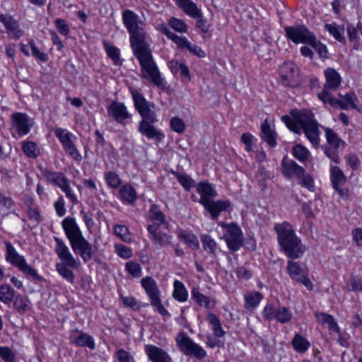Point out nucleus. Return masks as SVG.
<instances>
[{"label": "nucleus", "mask_w": 362, "mask_h": 362, "mask_svg": "<svg viewBox=\"0 0 362 362\" xmlns=\"http://www.w3.org/2000/svg\"><path fill=\"white\" fill-rule=\"evenodd\" d=\"M123 21L129 35L130 43L136 57L151 53L147 42L144 23L134 12L126 10L122 14Z\"/></svg>", "instance_id": "1"}, {"label": "nucleus", "mask_w": 362, "mask_h": 362, "mask_svg": "<svg viewBox=\"0 0 362 362\" xmlns=\"http://www.w3.org/2000/svg\"><path fill=\"white\" fill-rule=\"evenodd\" d=\"M132 95L135 108L142 117L139 122V132L148 139L161 141L165 137L164 134L152 125L157 121L155 112L150 109L148 102L138 90H132Z\"/></svg>", "instance_id": "2"}, {"label": "nucleus", "mask_w": 362, "mask_h": 362, "mask_svg": "<svg viewBox=\"0 0 362 362\" xmlns=\"http://www.w3.org/2000/svg\"><path fill=\"white\" fill-rule=\"evenodd\" d=\"M281 250L291 259H298L306 251V247L296 234L293 226L285 221L274 226Z\"/></svg>", "instance_id": "3"}, {"label": "nucleus", "mask_w": 362, "mask_h": 362, "mask_svg": "<svg viewBox=\"0 0 362 362\" xmlns=\"http://www.w3.org/2000/svg\"><path fill=\"white\" fill-rule=\"evenodd\" d=\"M141 66V76L158 88L164 89L166 82L156 66L151 53L136 57Z\"/></svg>", "instance_id": "4"}, {"label": "nucleus", "mask_w": 362, "mask_h": 362, "mask_svg": "<svg viewBox=\"0 0 362 362\" xmlns=\"http://www.w3.org/2000/svg\"><path fill=\"white\" fill-rule=\"evenodd\" d=\"M318 98L323 102V103L329 104L332 107H339L342 110H349L350 108L360 111V108L356 103L357 97L353 92L348 93L345 95L339 94L341 99H336L333 95H329L327 92L324 93H318Z\"/></svg>", "instance_id": "5"}, {"label": "nucleus", "mask_w": 362, "mask_h": 362, "mask_svg": "<svg viewBox=\"0 0 362 362\" xmlns=\"http://www.w3.org/2000/svg\"><path fill=\"white\" fill-rule=\"evenodd\" d=\"M141 285L150 298L151 305L153 306L161 315H168L169 313L168 310L161 303L160 291L156 281L151 276H146L141 279Z\"/></svg>", "instance_id": "6"}, {"label": "nucleus", "mask_w": 362, "mask_h": 362, "mask_svg": "<svg viewBox=\"0 0 362 362\" xmlns=\"http://www.w3.org/2000/svg\"><path fill=\"white\" fill-rule=\"evenodd\" d=\"M325 132L328 144V146L324 147L325 153L331 160L339 163V148L341 146H344L345 143L333 129L326 127Z\"/></svg>", "instance_id": "7"}, {"label": "nucleus", "mask_w": 362, "mask_h": 362, "mask_svg": "<svg viewBox=\"0 0 362 362\" xmlns=\"http://www.w3.org/2000/svg\"><path fill=\"white\" fill-rule=\"evenodd\" d=\"M286 272L292 280L303 285L309 291L313 289V284L308 277V270L305 267L300 265L298 262L288 260Z\"/></svg>", "instance_id": "8"}, {"label": "nucleus", "mask_w": 362, "mask_h": 362, "mask_svg": "<svg viewBox=\"0 0 362 362\" xmlns=\"http://www.w3.org/2000/svg\"><path fill=\"white\" fill-rule=\"evenodd\" d=\"M221 226L226 230L223 238L230 250L238 251L243 243V235L240 228L234 223L230 224L221 223Z\"/></svg>", "instance_id": "9"}, {"label": "nucleus", "mask_w": 362, "mask_h": 362, "mask_svg": "<svg viewBox=\"0 0 362 362\" xmlns=\"http://www.w3.org/2000/svg\"><path fill=\"white\" fill-rule=\"evenodd\" d=\"M54 133L61 142L63 148L66 152V153H68L74 160H80L81 159V156L74 144L76 137L73 135V134L62 128L54 129Z\"/></svg>", "instance_id": "10"}, {"label": "nucleus", "mask_w": 362, "mask_h": 362, "mask_svg": "<svg viewBox=\"0 0 362 362\" xmlns=\"http://www.w3.org/2000/svg\"><path fill=\"white\" fill-rule=\"evenodd\" d=\"M180 350L185 355H192L194 357L202 359L206 356L205 350L195 344L187 334L180 333L176 338Z\"/></svg>", "instance_id": "11"}, {"label": "nucleus", "mask_w": 362, "mask_h": 362, "mask_svg": "<svg viewBox=\"0 0 362 362\" xmlns=\"http://www.w3.org/2000/svg\"><path fill=\"white\" fill-rule=\"evenodd\" d=\"M286 37L296 44H309L315 35L304 25L288 26L284 28Z\"/></svg>", "instance_id": "12"}, {"label": "nucleus", "mask_w": 362, "mask_h": 362, "mask_svg": "<svg viewBox=\"0 0 362 362\" xmlns=\"http://www.w3.org/2000/svg\"><path fill=\"white\" fill-rule=\"evenodd\" d=\"M282 83L285 86L296 87L300 84L298 71L296 65L291 62H284L279 69Z\"/></svg>", "instance_id": "13"}, {"label": "nucleus", "mask_w": 362, "mask_h": 362, "mask_svg": "<svg viewBox=\"0 0 362 362\" xmlns=\"http://www.w3.org/2000/svg\"><path fill=\"white\" fill-rule=\"evenodd\" d=\"M330 176L333 188L341 199L346 200L349 197V190L344 187L346 182L344 172L338 166H331Z\"/></svg>", "instance_id": "14"}, {"label": "nucleus", "mask_w": 362, "mask_h": 362, "mask_svg": "<svg viewBox=\"0 0 362 362\" xmlns=\"http://www.w3.org/2000/svg\"><path fill=\"white\" fill-rule=\"evenodd\" d=\"M62 226L70 243L83 237L75 218L72 216L66 217L62 221Z\"/></svg>", "instance_id": "15"}, {"label": "nucleus", "mask_w": 362, "mask_h": 362, "mask_svg": "<svg viewBox=\"0 0 362 362\" xmlns=\"http://www.w3.org/2000/svg\"><path fill=\"white\" fill-rule=\"evenodd\" d=\"M325 77V83L324 88L320 93L327 92L329 95H332L329 92V90H337L341 82V78L340 74L334 68H327L324 71Z\"/></svg>", "instance_id": "16"}, {"label": "nucleus", "mask_w": 362, "mask_h": 362, "mask_svg": "<svg viewBox=\"0 0 362 362\" xmlns=\"http://www.w3.org/2000/svg\"><path fill=\"white\" fill-rule=\"evenodd\" d=\"M70 245L73 251L76 255H79L85 262L91 259L93 256L92 245L84 237L70 243Z\"/></svg>", "instance_id": "17"}, {"label": "nucleus", "mask_w": 362, "mask_h": 362, "mask_svg": "<svg viewBox=\"0 0 362 362\" xmlns=\"http://www.w3.org/2000/svg\"><path fill=\"white\" fill-rule=\"evenodd\" d=\"M292 117L300 124L303 129L316 124L317 122L314 119L313 112L308 110H292L290 112Z\"/></svg>", "instance_id": "18"}, {"label": "nucleus", "mask_w": 362, "mask_h": 362, "mask_svg": "<svg viewBox=\"0 0 362 362\" xmlns=\"http://www.w3.org/2000/svg\"><path fill=\"white\" fill-rule=\"evenodd\" d=\"M11 123L13 127L16 129L20 136L28 134L30 130L29 119L25 113H13L11 116Z\"/></svg>", "instance_id": "19"}, {"label": "nucleus", "mask_w": 362, "mask_h": 362, "mask_svg": "<svg viewBox=\"0 0 362 362\" xmlns=\"http://www.w3.org/2000/svg\"><path fill=\"white\" fill-rule=\"evenodd\" d=\"M204 202L203 206L206 210H207L213 219H216L220 213L222 211H227L228 209L230 206V202L227 201H214L213 199L210 201L203 200Z\"/></svg>", "instance_id": "20"}, {"label": "nucleus", "mask_w": 362, "mask_h": 362, "mask_svg": "<svg viewBox=\"0 0 362 362\" xmlns=\"http://www.w3.org/2000/svg\"><path fill=\"white\" fill-rule=\"evenodd\" d=\"M70 342L78 346H87L91 350L95 349L93 338L88 334L77 329L73 330L69 337Z\"/></svg>", "instance_id": "21"}, {"label": "nucleus", "mask_w": 362, "mask_h": 362, "mask_svg": "<svg viewBox=\"0 0 362 362\" xmlns=\"http://www.w3.org/2000/svg\"><path fill=\"white\" fill-rule=\"evenodd\" d=\"M145 352L148 358L153 362H171V358L168 353L156 346L146 345Z\"/></svg>", "instance_id": "22"}, {"label": "nucleus", "mask_w": 362, "mask_h": 362, "mask_svg": "<svg viewBox=\"0 0 362 362\" xmlns=\"http://www.w3.org/2000/svg\"><path fill=\"white\" fill-rule=\"evenodd\" d=\"M281 168L282 174L287 178H291L294 175L300 180L305 174V169L293 160L286 161L283 160Z\"/></svg>", "instance_id": "23"}, {"label": "nucleus", "mask_w": 362, "mask_h": 362, "mask_svg": "<svg viewBox=\"0 0 362 362\" xmlns=\"http://www.w3.org/2000/svg\"><path fill=\"white\" fill-rule=\"evenodd\" d=\"M39 168L46 180L49 183L57 187H59L61 185L65 182L66 180H68V178L62 172L52 171L47 168H42L41 166H40Z\"/></svg>", "instance_id": "24"}, {"label": "nucleus", "mask_w": 362, "mask_h": 362, "mask_svg": "<svg viewBox=\"0 0 362 362\" xmlns=\"http://www.w3.org/2000/svg\"><path fill=\"white\" fill-rule=\"evenodd\" d=\"M0 21L4 25L8 33L13 38L18 39L23 35V31L19 28V25L12 16L0 14Z\"/></svg>", "instance_id": "25"}, {"label": "nucleus", "mask_w": 362, "mask_h": 362, "mask_svg": "<svg viewBox=\"0 0 362 362\" xmlns=\"http://www.w3.org/2000/svg\"><path fill=\"white\" fill-rule=\"evenodd\" d=\"M6 260L13 266L19 268L26 260L25 257L18 254L15 247L9 242H6Z\"/></svg>", "instance_id": "26"}, {"label": "nucleus", "mask_w": 362, "mask_h": 362, "mask_svg": "<svg viewBox=\"0 0 362 362\" xmlns=\"http://www.w3.org/2000/svg\"><path fill=\"white\" fill-rule=\"evenodd\" d=\"M148 230L154 244L163 246L170 243V236L163 232L161 228H155L154 225H148Z\"/></svg>", "instance_id": "27"}, {"label": "nucleus", "mask_w": 362, "mask_h": 362, "mask_svg": "<svg viewBox=\"0 0 362 362\" xmlns=\"http://www.w3.org/2000/svg\"><path fill=\"white\" fill-rule=\"evenodd\" d=\"M176 4L191 18H199L201 16L202 11L197 4L192 0H175Z\"/></svg>", "instance_id": "28"}, {"label": "nucleus", "mask_w": 362, "mask_h": 362, "mask_svg": "<svg viewBox=\"0 0 362 362\" xmlns=\"http://www.w3.org/2000/svg\"><path fill=\"white\" fill-rule=\"evenodd\" d=\"M276 133L271 128L267 119H265L261 125V138L271 147L276 145Z\"/></svg>", "instance_id": "29"}, {"label": "nucleus", "mask_w": 362, "mask_h": 362, "mask_svg": "<svg viewBox=\"0 0 362 362\" xmlns=\"http://www.w3.org/2000/svg\"><path fill=\"white\" fill-rule=\"evenodd\" d=\"M115 120L124 126L131 122L132 115L124 104L115 102Z\"/></svg>", "instance_id": "30"}, {"label": "nucleus", "mask_w": 362, "mask_h": 362, "mask_svg": "<svg viewBox=\"0 0 362 362\" xmlns=\"http://www.w3.org/2000/svg\"><path fill=\"white\" fill-rule=\"evenodd\" d=\"M197 190L200 195L199 202L202 205L204 202L203 200L210 201L213 197L217 195L216 191L213 188L211 185L208 182H200L197 187Z\"/></svg>", "instance_id": "31"}, {"label": "nucleus", "mask_w": 362, "mask_h": 362, "mask_svg": "<svg viewBox=\"0 0 362 362\" xmlns=\"http://www.w3.org/2000/svg\"><path fill=\"white\" fill-rule=\"evenodd\" d=\"M149 216L151 218V223L149 225H154L155 228L165 226V215L156 204H153L151 206Z\"/></svg>", "instance_id": "32"}, {"label": "nucleus", "mask_w": 362, "mask_h": 362, "mask_svg": "<svg viewBox=\"0 0 362 362\" xmlns=\"http://www.w3.org/2000/svg\"><path fill=\"white\" fill-rule=\"evenodd\" d=\"M263 298V295L259 291H252L245 294L244 307L247 310H253Z\"/></svg>", "instance_id": "33"}, {"label": "nucleus", "mask_w": 362, "mask_h": 362, "mask_svg": "<svg viewBox=\"0 0 362 362\" xmlns=\"http://www.w3.org/2000/svg\"><path fill=\"white\" fill-rule=\"evenodd\" d=\"M315 317L318 322L323 325L326 324L329 329L337 333H340V328L332 315L325 313H316Z\"/></svg>", "instance_id": "34"}, {"label": "nucleus", "mask_w": 362, "mask_h": 362, "mask_svg": "<svg viewBox=\"0 0 362 362\" xmlns=\"http://www.w3.org/2000/svg\"><path fill=\"white\" fill-rule=\"evenodd\" d=\"M13 308L21 315L31 309L30 301L27 296L18 295L13 300Z\"/></svg>", "instance_id": "35"}, {"label": "nucleus", "mask_w": 362, "mask_h": 362, "mask_svg": "<svg viewBox=\"0 0 362 362\" xmlns=\"http://www.w3.org/2000/svg\"><path fill=\"white\" fill-rule=\"evenodd\" d=\"M308 139L315 148L319 146L320 144V130L319 124L311 125L303 129Z\"/></svg>", "instance_id": "36"}, {"label": "nucleus", "mask_w": 362, "mask_h": 362, "mask_svg": "<svg viewBox=\"0 0 362 362\" xmlns=\"http://www.w3.org/2000/svg\"><path fill=\"white\" fill-rule=\"evenodd\" d=\"M325 29L334 37V39L343 44L346 43L344 25H338L335 23L325 24Z\"/></svg>", "instance_id": "37"}, {"label": "nucleus", "mask_w": 362, "mask_h": 362, "mask_svg": "<svg viewBox=\"0 0 362 362\" xmlns=\"http://www.w3.org/2000/svg\"><path fill=\"white\" fill-rule=\"evenodd\" d=\"M192 298L200 306H204L208 308H213L214 306V302L211 299V298L200 293L199 289L197 288H194L192 290Z\"/></svg>", "instance_id": "38"}, {"label": "nucleus", "mask_w": 362, "mask_h": 362, "mask_svg": "<svg viewBox=\"0 0 362 362\" xmlns=\"http://www.w3.org/2000/svg\"><path fill=\"white\" fill-rule=\"evenodd\" d=\"M15 290L9 284L0 286V301L9 305L14 299Z\"/></svg>", "instance_id": "39"}, {"label": "nucleus", "mask_w": 362, "mask_h": 362, "mask_svg": "<svg viewBox=\"0 0 362 362\" xmlns=\"http://www.w3.org/2000/svg\"><path fill=\"white\" fill-rule=\"evenodd\" d=\"M173 296L179 302H185L187 300L188 293L182 282L175 281Z\"/></svg>", "instance_id": "40"}, {"label": "nucleus", "mask_w": 362, "mask_h": 362, "mask_svg": "<svg viewBox=\"0 0 362 362\" xmlns=\"http://www.w3.org/2000/svg\"><path fill=\"white\" fill-rule=\"evenodd\" d=\"M119 195L121 199L127 204H132L136 200V191L131 185H124L119 189Z\"/></svg>", "instance_id": "41"}, {"label": "nucleus", "mask_w": 362, "mask_h": 362, "mask_svg": "<svg viewBox=\"0 0 362 362\" xmlns=\"http://www.w3.org/2000/svg\"><path fill=\"white\" fill-rule=\"evenodd\" d=\"M292 345L296 351L303 354L308 351L310 344L305 337L296 334L292 340Z\"/></svg>", "instance_id": "42"}, {"label": "nucleus", "mask_w": 362, "mask_h": 362, "mask_svg": "<svg viewBox=\"0 0 362 362\" xmlns=\"http://www.w3.org/2000/svg\"><path fill=\"white\" fill-rule=\"evenodd\" d=\"M207 320L212 326V329L214 334L218 337H222L225 334V332L223 330L220 320L213 313H209L207 315Z\"/></svg>", "instance_id": "43"}, {"label": "nucleus", "mask_w": 362, "mask_h": 362, "mask_svg": "<svg viewBox=\"0 0 362 362\" xmlns=\"http://www.w3.org/2000/svg\"><path fill=\"white\" fill-rule=\"evenodd\" d=\"M24 153L29 158H35L40 154V148L33 141H25L22 144Z\"/></svg>", "instance_id": "44"}, {"label": "nucleus", "mask_w": 362, "mask_h": 362, "mask_svg": "<svg viewBox=\"0 0 362 362\" xmlns=\"http://www.w3.org/2000/svg\"><path fill=\"white\" fill-rule=\"evenodd\" d=\"M178 238L185 242L194 250H197L199 247V241L194 235L189 234L183 231L178 234Z\"/></svg>", "instance_id": "45"}, {"label": "nucleus", "mask_w": 362, "mask_h": 362, "mask_svg": "<svg viewBox=\"0 0 362 362\" xmlns=\"http://www.w3.org/2000/svg\"><path fill=\"white\" fill-rule=\"evenodd\" d=\"M18 269L26 276H30L33 280L43 281L42 276L39 275L37 269L28 264L26 261Z\"/></svg>", "instance_id": "46"}, {"label": "nucleus", "mask_w": 362, "mask_h": 362, "mask_svg": "<svg viewBox=\"0 0 362 362\" xmlns=\"http://www.w3.org/2000/svg\"><path fill=\"white\" fill-rule=\"evenodd\" d=\"M57 271L58 273L68 282L74 284L75 281V276L74 272L69 269V266L64 264H57Z\"/></svg>", "instance_id": "47"}, {"label": "nucleus", "mask_w": 362, "mask_h": 362, "mask_svg": "<svg viewBox=\"0 0 362 362\" xmlns=\"http://www.w3.org/2000/svg\"><path fill=\"white\" fill-rule=\"evenodd\" d=\"M172 173L185 190L189 191L194 186V181L187 174H180L177 172Z\"/></svg>", "instance_id": "48"}, {"label": "nucleus", "mask_w": 362, "mask_h": 362, "mask_svg": "<svg viewBox=\"0 0 362 362\" xmlns=\"http://www.w3.org/2000/svg\"><path fill=\"white\" fill-rule=\"evenodd\" d=\"M293 154L299 161L305 162L308 160L309 151L301 144H296L293 147Z\"/></svg>", "instance_id": "49"}, {"label": "nucleus", "mask_w": 362, "mask_h": 362, "mask_svg": "<svg viewBox=\"0 0 362 362\" xmlns=\"http://www.w3.org/2000/svg\"><path fill=\"white\" fill-rule=\"evenodd\" d=\"M115 234L123 242L129 243L132 240V235L124 225H115Z\"/></svg>", "instance_id": "50"}, {"label": "nucleus", "mask_w": 362, "mask_h": 362, "mask_svg": "<svg viewBox=\"0 0 362 362\" xmlns=\"http://www.w3.org/2000/svg\"><path fill=\"white\" fill-rule=\"evenodd\" d=\"M201 240L204 250L209 253H214L216 252L217 248L216 243L209 235H202Z\"/></svg>", "instance_id": "51"}, {"label": "nucleus", "mask_w": 362, "mask_h": 362, "mask_svg": "<svg viewBox=\"0 0 362 362\" xmlns=\"http://www.w3.org/2000/svg\"><path fill=\"white\" fill-rule=\"evenodd\" d=\"M292 317V313L286 307H279L276 310L275 319L281 323L288 322Z\"/></svg>", "instance_id": "52"}, {"label": "nucleus", "mask_w": 362, "mask_h": 362, "mask_svg": "<svg viewBox=\"0 0 362 362\" xmlns=\"http://www.w3.org/2000/svg\"><path fill=\"white\" fill-rule=\"evenodd\" d=\"M56 245H55V252L58 255V257L59 259L62 258L63 257L67 255L71 252L69 249V247L65 245L64 241L59 238L58 237H54V238Z\"/></svg>", "instance_id": "53"}, {"label": "nucleus", "mask_w": 362, "mask_h": 362, "mask_svg": "<svg viewBox=\"0 0 362 362\" xmlns=\"http://www.w3.org/2000/svg\"><path fill=\"white\" fill-rule=\"evenodd\" d=\"M169 25L175 31L179 33H186L187 30V25L184 21L172 17L168 20Z\"/></svg>", "instance_id": "54"}, {"label": "nucleus", "mask_w": 362, "mask_h": 362, "mask_svg": "<svg viewBox=\"0 0 362 362\" xmlns=\"http://www.w3.org/2000/svg\"><path fill=\"white\" fill-rule=\"evenodd\" d=\"M59 188L61 189V190L65 193L66 197L73 204H76L78 202L77 197H76V194L74 193V192L70 186L69 180H66V182H64L62 185H61L59 187Z\"/></svg>", "instance_id": "55"}, {"label": "nucleus", "mask_w": 362, "mask_h": 362, "mask_svg": "<svg viewBox=\"0 0 362 362\" xmlns=\"http://www.w3.org/2000/svg\"><path fill=\"white\" fill-rule=\"evenodd\" d=\"M62 262L57 264H64L69 266L70 268L76 269L80 266V260L77 258H74L72 254L70 252L67 255L60 259Z\"/></svg>", "instance_id": "56"}, {"label": "nucleus", "mask_w": 362, "mask_h": 362, "mask_svg": "<svg viewBox=\"0 0 362 362\" xmlns=\"http://www.w3.org/2000/svg\"><path fill=\"white\" fill-rule=\"evenodd\" d=\"M115 249L118 256L123 259H129L133 255L132 249L124 245L116 244Z\"/></svg>", "instance_id": "57"}, {"label": "nucleus", "mask_w": 362, "mask_h": 362, "mask_svg": "<svg viewBox=\"0 0 362 362\" xmlns=\"http://www.w3.org/2000/svg\"><path fill=\"white\" fill-rule=\"evenodd\" d=\"M308 45H311L313 48L318 53L319 56L322 58L327 57V50L325 45L317 41L315 35L313 40H311Z\"/></svg>", "instance_id": "58"}, {"label": "nucleus", "mask_w": 362, "mask_h": 362, "mask_svg": "<svg viewBox=\"0 0 362 362\" xmlns=\"http://www.w3.org/2000/svg\"><path fill=\"white\" fill-rule=\"evenodd\" d=\"M0 357L5 362H15L16 355L8 346H0Z\"/></svg>", "instance_id": "59"}, {"label": "nucleus", "mask_w": 362, "mask_h": 362, "mask_svg": "<svg viewBox=\"0 0 362 362\" xmlns=\"http://www.w3.org/2000/svg\"><path fill=\"white\" fill-rule=\"evenodd\" d=\"M126 269L129 274L134 277H139L141 275V267L137 262L129 261L126 263Z\"/></svg>", "instance_id": "60"}, {"label": "nucleus", "mask_w": 362, "mask_h": 362, "mask_svg": "<svg viewBox=\"0 0 362 362\" xmlns=\"http://www.w3.org/2000/svg\"><path fill=\"white\" fill-rule=\"evenodd\" d=\"M281 120L286 124L290 130L297 134L300 133V129L298 127V124L293 118L292 119L288 115H283L281 117Z\"/></svg>", "instance_id": "61"}, {"label": "nucleus", "mask_w": 362, "mask_h": 362, "mask_svg": "<svg viewBox=\"0 0 362 362\" xmlns=\"http://www.w3.org/2000/svg\"><path fill=\"white\" fill-rule=\"evenodd\" d=\"M172 129L179 134L182 133L185 129V124L183 120L179 117H173L170 120Z\"/></svg>", "instance_id": "62"}, {"label": "nucleus", "mask_w": 362, "mask_h": 362, "mask_svg": "<svg viewBox=\"0 0 362 362\" xmlns=\"http://www.w3.org/2000/svg\"><path fill=\"white\" fill-rule=\"evenodd\" d=\"M54 25L61 35L66 36L69 33V28L66 21L62 18L54 20Z\"/></svg>", "instance_id": "63"}, {"label": "nucleus", "mask_w": 362, "mask_h": 362, "mask_svg": "<svg viewBox=\"0 0 362 362\" xmlns=\"http://www.w3.org/2000/svg\"><path fill=\"white\" fill-rule=\"evenodd\" d=\"M299 184L306 187L310 191H313L315 189L314 181L313 177L305 173L300 180Z\"/></svg>", "instance_id": "64"}]
</instances>
